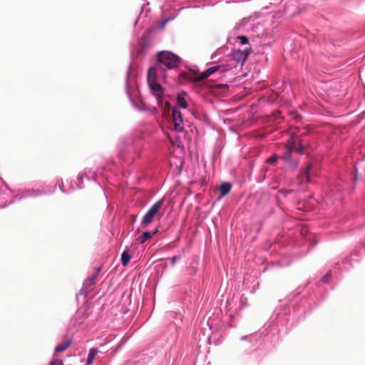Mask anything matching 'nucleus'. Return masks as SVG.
Wrapping results in <instances>:
<instances>
[{
	"label": "nucleus",
	"mask_w": 365,
	"mask_h": 365,
	"mask_svg": "<svg viewBox=\"0 0 365 365\" xmlns=\"http://www.w3.org/2000/svg\"><path fill=\"white\" fill-rule=\"evenodd\" d=\"M304 309L294 310L292 314L290 307H283V304L277 306L269 320L264 324V330L242 336L237 344V349L245 354H250L257 347L262 335L271 334L274 336L283 328L286 330L292 329L302 317Z\"/></svg>",
	"instance_id": "f257e3e1"
},
{
	"label": "nucleus",
	"mask_w": 365,
	"mask_h": 365,
	"mask_svg": "<svg viewBox=\"0 0 365 365\" xmlns=\"http://www.w3.org/2000/svg\"><path fill=\"white\" fill-rule=\"evenodd\" d=\"M323 272V275L319 279L314 282L308 281L306 284L299 286L287 297L289 304H283V307H290V313L292 314L294 310L304 309V313L299 321L303 319L306 314L311 310L312 303L314 301L311 292L313 293L314 298H316L318 292L322 289L323 284H329L331 278H336V279L339 278V277H336L334 274L333 269L329 267L328 265H327Z\"/></svg>",
	"instance_id": "f03ea898"
},
{
	"label": "nucleus",
	"mask_w": 365,
	"mask_h": 365,
	"mask_svg": "<svg viewBox=\"0 0 365 365\" xmlns=\"http://www.w3.org/2000/svg\"><path fill=\"white\" fill-rule=\"evenodd\" d=\"M323 272V275L319 279L314 282L308 281L306 284L299 286L287 297L289 304H283V307H290V313L292 314L294 310L304 309V313L299 321L303 319L306 314L311 310L312 303L314 301L311 292L313 293L314 298H316L318 292L322 289L323 284H329L331 278H336V279L339 278V277H336L334 274L333 269L329 267L328 265H327Z\"/></svg>",
	"instance_id": "7ed1b4c3"
},
{
	"label": "nucleus",
	"mask_w": 365,
	"mask_h": 365,
	"mask_svg": "<svg viewBox=\"0 0 365 365\" xmlns=\"http://www.w3.org/2000/svg\"><path fill=\"white\" fill-rule=\"evenodd\" d=\"M145 140L142 133L128 135L118 144V158L128 173H137L139 160L143 158Z\"/></svg>",
	"instance_id": "20e7f679"
},
{
	"label": "nucleus",
	"mask_w": 365,
	"mask_h": 365,
	"mask_svg": "<svg viewBox=\"0 0 365 365\" xmlns=\"http://www.w3.org/2000/svg\"><path fill=\"white\" fill-rule=\"evenodd\" d=\"M182 61V59L173 52L170 51H161L157 53L155 63L150 68H153L154 72L165 78V71L178 68Z\"/></svg>",
	"instance_id": "39448f33"
},
{
	"label": "nucleus",
	"mask_w": 365,
	"mask_h": 365,
	"mask_svg": "<svg viewBox=\"0 0 365 365\" xmlns=\"http://www.w3.org/2000/svg\"><path fill=\"white\" fill-rule=\"evenodd\" d=\"M132 68L130 62L126 72L125 92L133 107L139 111H145L147 108L140 96L135 76L131 74Z\"/></svg>",
	"instance_id": "423d86ee"
},
{
	"label": "nucleus",
	"mask_w": 365,
	"mask_h": 365,
	"mask_svg": "<svg viewBox=\"0 0 365 365\" xmlns=\"http://www.w3.org/2000/svg\"><path fill=\"white\" fill-rule=\"evenodd\" d=\"M161 78H163L162 76L154 72L153 68H148L147 81L150 93L156 98L158 106L162 108H165L170 103L165 99L163 86L157 82V80Z\"/></svg>",
	"instance_id": "0eeeda50"
},
{
	"label": "nucleus",
	"mask_w": 365,
	"mask_h": 365,
	"mask_svg": "<svg viewBox=\"0 0 365 365\" xmlns=\"http://www.w3.org/2000/svg\"><path fill=\"white\" fill-rule=\"evenodd\" d=\"M55 192V187H48L47 185L42 184L39 185L38 188H26V189H21L18 191V193L13 197V199L11 200L8 203H5L1 205V208H4L9 205L14 203L16 201H20L23 199L28 197H38L43 195H50L53 194Z\"/></svg>",
	"instance_id": "6e6552de"
},
{
	"label": "nucleus",
	"mask_w": 365,
	"mask_h": 365,
	"mask_svg": "<svg viewBox=\"0 0 365 365\" xmlns=\"http://www.w3.org/2000/svg\"><path fill=\"white\" fill-rule=\"evenodd\" d=\"M235 298L232 297V299H229L227 301V309L229 315V327L231 328H235L237 326V321L240 319L241 316L240 314L239 311L242 309L247 305V299L244 297H241L239 299V305L237 307L234 308Z\"/></svg>",
	"instance_id": "1a4fd4ad"
},
{
	"label": "nucleus",
	"mask_w": 365,
	"mask_h": 365,
	"mask_svg": "<svg viewBox=\"0 0 365 365\" xmlns=\"http://www.w3.org/2000/svg\"><path fill=\"white\" fill-rule=\"evenodd\" d=\"M351 257V255L340 256L334 259L333 262H329L327 265L333 269L336 277H340L353 267Z\"/></svg>",
	"instance_id": "9d476101"
},
{
	"label": "nucleus",
	"mask_w": 365,
	"mask_h": 365,
	"mask_svg": "<svg viewBox=\"0 0 365 365\" xmlns=\"http://www.w3.org/2000/svg\"><path fill=\"white\" fill-rule=\"evenodd\" d=\"M344 190V182L341 179H337L330 185L329 192L326 194L324 201L327 205L334 204L341 199V192Z\"/></svg>",
	"instance_id": "9b49d317"
},
{
	"label": "nucleus",
	"mask_w": 365,
	"mask_h": 365,
	"mask_svg": "<svg viewBox=\"0 0 365 365\" xmlns=\"http://www.w3.org/2000/svg\"><path fill=\"white\" fill-rule=\"evenodd\" d=\"M165 199L164 197L158 200L155 202L150 208L147 211V212L144 215L143 220L141 221V225L143 227H147L150 225L155 215L159 212L160 210L162 208L164 204Z\"/></svg>",
	"instance_id": "f8f14e48"
},
{
	"label": "nucleus",
	"mask_w": 365,
	"mask_h": 365,
	"mask_svg": "<svg viewBox=\"0 0 365 365\" xmlns=\"http://www.w3.org/2000/svg\"><path fill=\"white\" fill-rule=\"evenodd\" d=\"M222 54V49H217L216 50L212 55L210 58L213 60L212 62H210L207 64H215V66H210L207 68L202 73V76L205 78H207L216 73L217 71H220L222 72V65L220 64L219 59L217 57Z\"/></svg>",
	"instance_id": "ddd939ff"
},
{
	"label": "nucleus",
	"mask_w": 365,
	"mask_h": 365,
	"mask_svg": "<svg viewBox=\"0 0 365 365\" xmlns=\"http://www.w3.org/2000/svg\"><path fill=\"white\" fill-rule=\"evenodd\" d=\"M294 148L288 145L285 146L284 152L280 156V158L283 160L285 165L292 171H295L299 167V160L293 158L292 153Z\"/></svg>",
	"instance_id": "4468645a"
},
{
	"label": "nucleus",
	"mask_w": 365,
	"mask_h": 365,
	"mask_svg": "<svg viewBox=\"0 0 365 365\" xmlns=\"http://www.w3.org/2000/svg\"><path fill=\"white\" fill-rule=\"evenodd\" d=\"M96 279L91 276L88 277L84 280L82 287L77 294L76 297L78 298L80 296H82L83 299H86L88 293L94 290L96 285Z\"/></svg>",
	"instance_id": "2eb2a0df"
},
{
	"label": "nucleus",
	"mask_w": 365,
	"mask_h": 365,
	"mask_svg": "<svg viewBox=\"0 0 365 365\" xmlns=\"http://www.w3.org/2000/svg\"><path fill=\"white\" fill-rule=\"evenodd\" d=\"M250 53V49L245 50H233L230 54L228 56L232 58V61L235 62L237 66H242L245 61L247 59Z\"/></svg>",
	"instance_id": "dca6fc26"
},
{
	"label": "nucleus",
	"mask_w": 365,
	"mask_h": 365,
	"mask_svg": "<svg viewBox=\"0 0 365 365\" xmlns=\"http://www.w3.org/2000/svg\"><path fill=\"white\" fill-rule=\"evenodd\" d=\"M172 120L173 128L177 132H182L184 130V123L182 114L177 107L172 109Z\"/></svg>",
	"instance_id": "f3484780"
},
{
	"label": "nucleus",
	"mask_w": 365,
	"mask_h": 365,
	"mask_svg": "<svg viewBox=\"0 0 365 365\" xmlns=\"http://www.w3.org/2000/svg\"><path fill=\"white\" fill-rule=\"evenodd\" d=\"M150 48V43L148 40L143 37L142 38L141 42L140 43L139 47L136 49L135 52V58H142L145 56ZM134 55V51L131 52V56Z\"/></svg>",
	"instance_id": "a211bd4d"
},
{
	"label": "nucleus",
	"mask_w": 365,
	"mask_h": 365,
	"mask_svg": "<svg viewBox=\"0 0 365 365\" xmlns=\"http://www.w3.org/2000/svg\"><path fill=\"white\" fill-rule=\"evenodd\" d=\"M218 59L220 64L222 65V73H225L238 67L237 64L235 61H232V58H230V56L228 55L222 58H219Z\"/></svg>",
	"instance_id": "6ab92c4d"
},
{
	"label": "nucleus",
	"mask_w": 365,
	"mask_h": 365,
	"mask_svg": "<svg viewBox=\"0 0 365 365\" xmlns=\"http://www.w3.org/2000/svg\"><path fill=\"white\" fill-rule=\"evenodd\" d=\"M83 179H86L87 180H93L96 181V175L94 173H92L91 169H85L84 172L78 174V189H82L84 186L83 185Z\"/></svg>",
	"instance_id": "aec40b11"
},
{
	"label": "nucleus",
	"mask_w": 365,
	"mask_h": 365,
	"mask_svg": "<svg viewBox=\"0 0 365 365\" xmlns=\"http://www.w3.org/2000/svg\"><path fill=\"white\" fill-rule=\"evenodd\" d=\"M312 167V164H309L304 170L300 171L299 178L301 183H309L311 182L310 170Z\"/></svg>",
	"instance_id": "412c9836"
},
{
	"label": "nucleus",
	"mask_w": 365,
	"mask_h": 365,
	"mask_svg": "<svg viewBox=\"0 0 365 365\" xmlns=\"http://www.w3.org/2000/svg\"><path fill=\"white\" fill-rule=\"evenodd\" d=\"M300 232L302 236L305 237L309 249L312 248L317 244L314 236L312 234L307 235L308 230L306 227L302 228Z\"/></svg>",
	"instance_id": "4be33fe9"
},
{
	"label": "nucleus",
	"mask_w": 365,
	"mask_h": 365,
	"mask_svg": "<svg viewBox=\"0 0 365 365\" xmlns=\"http://www.w3.org/2000/svg\"><path fill=\"white\" fill-rule=\"evenodd\" d=\"M187 96V93L185 91H182L179 93L176 98L177 108L185 109L187 107V103L185 100V96Z\"/></svg>",
	"instance_id": "5701e85b"
},
{
	"label": "nucleus",
	"mask_w": 365,
	"mask_h": 365,
	"mask_svg": "<svg viewBox=\"0 0 365 365\" xmlns=\"http://www.w3.org/2000/svg\"><path fill=\"white\" fill-rule=\"evenodd\" d=\"M232 185L228 182H223L220 184L219 187V190L220 193V197H223L226 196L231 190Z\"/></svg>",
	"instance_id": "b1692460"
},
{
	"label": "nucleus",
	"mask_w": 365,
	"mask_h": 365,
	"mask_svg": "<svg viewBox=\"0 0 365 365\" xmlns=\"http://www.w3.org/2000/svg\"><path fill=\"white\" fill-rule=\"evenodd\" d=\"M98 353V349L96 347H92L89 349L88 354L86 360V365H91L93 361Z\"/></svg>",
	"instance_id": "393cba45"
},
{
	"label": "nucleus",
	"mask_w": 365,
	"mask_h": 365,
	"mask_svg": "<svg viewBox=\"0 0 365 365\" xmlns=\"http://www.w3.org/2000/svg\"><path fill=\"white\" fill-rule=\"evenodd\" d=\"M149 5V3L145 4L142 6L140 13L138 17V19L135 21L134 25L135 26L138 23V21L140 20L142 18H145L148 16V14L150 12V8H148L147 6Z\"/></svg>",
	"instance_id": "a878e982"
},
{
	"label": "nucleus",
	"mask_w": 365,
	"mask_h": 365,
	"mask_svg": "<svg viewBox=\"0 0 365 365\" xmlns=\"http://www.w3.org/2000/svg\"><path fill=\"white\" fill-rule=\"evenodd\" d=\"M48 187H51L50 185H47ZM53 187H55V189L56 188V187H58L60 190L64 193V194H68L70 193V192L71 190H74V187H72L71 190H66L64 188V185H63V180L61 178L60 179H58L56 184L53 186Z\"/></svg>",
	"instance_id": "bb28decb"
},
{
	"label": "nucleus",
	"mask_w": 365,
	"mask_h": 365,
	"mask_svg": "<svg viewBox=\"0 0 365 365\" xmlns=\"http://www.w3.org/2000/svg\"><path fill=\"white\" fill-rule=\"evenodd\" d=\"M0 200H4L6 196L11 193V190L6 184H3L0 187Z\"/></svg>",
	"instance_id": "cd10ccee"
},
{
	"label": "nucleus",
	"mask_w": 365,
	"mask_h": 365,
	"mask_svg": "<svg viewBox=\"0 0 365 365\" xmlns=\"http://www.w3.org/2000/svg\"><path fill=\"white\" fill-rule=\"evenodd\" d=\"M130 259H131V255L128 252V250H125L121 254L120 260H121L122 265L124 267L126 266L129 263Z\"/></svg>",
	"instance_id": "c85d7f7f"
},
{
	"label": "nucleus",
	"mask_w": 365,
	"mask_h": 365,
	"mask_svg": "<svg viewBox=\"0 0 365 365\" xmlns=\"http://www.w3.org/2000/svg\"><path fill=\"white\" fill-rule=\"evenodd\" d=\"M71 344V340H67L61 344H58L55 347L56 352H62L67 349Z\"/></svg>",
	"instance_id": "c756f323"
},
{
	"label": "nucleus",
	"mask_w": 365,
	"mask_h": 365,
	"mask_svg": "<svg viewBox=\"0 0 365 365\" xmlns=\"http://www.w3.org/2000/svg\"><path fill=\"white\" fill-rule=\"evenodd\" d=\"M350 179L352 181V186L351 189V192L354 190L355 185L358 182V170L354 168V170L349 174Z\"/></svg>",
	"instance_id": "7c9ffc66"
},
{
	"label": "nucleus",
	"mask_w": 365,
	"mask_h": 365,
	"mask_svg": "<svg viewBox=\"0 0 365 365\" xmlns=\"http://www.w3.org/2000/svg\"><path fill=\"white\" fill-rule=\"evenodd\" d=\"M153 236V233H151L150 231L147 230L143 232L141 235L142 240H140V243H144L146 240L151 239Z\"/></svg>",
	"instance_id": "2f4dec72"
},
{
	"label": "nucleus",
	"mask_w": 365,
	"mask_h": 365,
	"mask_svg": "<svg viewBox=\"0 0 365 365\" xmlns=\"http://www.w3.org/2000/svg\"><path fill=\"white\" fill-rule=\"evenodd\" d=\"M200 6H187V7H181L178 11H180L181 10L185 9V8H193V9H197V8H200ZM179 14V12L176 13L175 14H173V15H170L168 17L165 18L168 21V22L170 21H173L174 20Z\"/></svg>",
	"instance_id": "473e14b6"
},
{
	"label": "nucleus",
	"mask_w": 365,
	"mask_h": 365,
	"mask_svg": "<svg viewBox=\"0 0 365 365\" xmlns=\"http://www.w3.org/2000/svg\"><path fill=\"white\" fill-rule=\"evenodd\" d=\"M289 147L294 148V150H297L299 153L302 154L304 153V146L302 144H299L298 145H296L295 143L293 142L292 145H289Z\"/></svg>",
	"instance_id": "72a5a7b5"
},
{
	"label": "nucleus",
	"mask_w": 365,
	"mask_h": 365,
	"mask_svg": "<svg viewBox=\"0 0 365 365\" xmlns=\"http://www.w3.org/2000/svg\"><path fill=\"white\" fill-rule=\"evenodd\" d=\"M237 38L240 41L241 45H246L249 43V39L246 36H238Z\"/></svg>",
	"instance_id": "f704fd0d"
},
{
	"label": "nucleus",
	"mask_w": 365,
	"mask_h": 365,
	"mask_svg": "<svg viewBox=\"0 0 365 365\" xmlns=\"http://www.w3.org/2000/svg\"><path fill=\"white\" fill-rule=\"evenodd\" d=\"M278 158L279 157L277 155H273L267 159V162L269 164L273 165L277 161Z\"/></svg>",
	"instance_id": "c9c22d12"
},
{
	"label": "nucleus",
	"mask_w": 365,
	"mask_h": 365,
	"mask_svg": "<svg viewBox=\"0 0 365 365\" xmlns=\"http://www.w3.org/2000/svg\"><path fill=\"white\" fill-rule=\"evenodd\" d=\"M101 271V267H95L94 270H93V272L91 275V277H93V278L97 279V277H98V274H100Z\"/></svg>",
	"instance_id": "e433bc0d"
},
{
	"label": "nucleus",
	"mask_w": 365,
	"mask_h": 365,
	"mask_svg": "<svg viewBox=\"0 0 365 365\" xmlns=\"http://www.w3.org/2000/svg\"><path fill=\"white\" fill-rule=\"evenodd\" d=\"M182 258V256L180 255H175L173 257H171L170 259L172 262V264L174 265L177 262L180 261Z\"/></svg>",
	"instance_id": "4c0bfd02"
},
{
	"label": "nucleus",
	"mask_w": 365,
	"mask_h": 365,
	"mask_svg": "<svg viewBox=\"0 0 365 365\" xmlns=\"http://www.w3.org/2000/svg\"><path fill=\"white\" fill-rule=\"evenodd\" d=\"M49 365H63V361L60 359H55L51 361Z\"/></svg>",
	"instance_id": "58836bf2"
},
{
	"label": "nucleus",
	"mask_w": 365,
	"mask_h": 365,
	"mask_svg": "<svg viewBox=\"0 0 365 365\" xmlns=\"http://www.w3.org/2000/svg\"><path fill=\"white\" fill-rule=\"evenodd\" d=\"M168 23V21H167V19H163V20L162 21V22L160 23V27L161 29L164 28V27L165 26V25H166Z\"/></svg>",
	"instance_id": "ea45409f"
},
{
	"label": "nucleus",
	"mask_w": 365,
	"mask_h": 365,
	"mask_svg": "<svg viewBox=\"0 0 365 365\" xmlns=\"http://www.w3.org/2000/svg\"><path fill=\"white\" fill-rule=\"evenodd\" d=\"M158 232V229L155 228L151 233H153V235H156Z\"/></svg>",
	"instance_id": "a19ab883"
},
{
	"label": "nucleus",
	"mask_w": 365,
	"mask_h": 365,
	"mask_svg": "<svg viewBox=\"0 0 365 365\" xmlns=\"http://www.w3.org/2000/svg\"><path fill=\"white\" fill-rule=\"evenodd\" d=\"M207 6H209V4H204L202 7L204 8V7H205Z\"/></svg>",
	"instance_id": "79ce46f5"
}]
</instances>
